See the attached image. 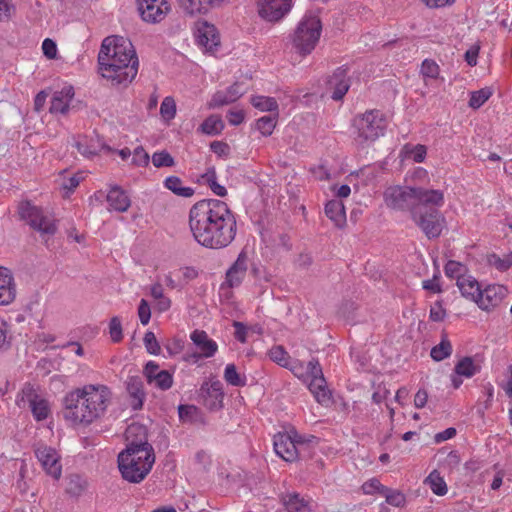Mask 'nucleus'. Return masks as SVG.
<instances>
[{
  "label": "nucleus",
  "instance_id": "nucleus-43",
  "mask_svg": "<svg viewBox=\"0 0 512 512\" xmlns=\"http://www.w3.org/2000/svg\"><path fill=\"white\" fill-rule=\"evenodd\" d=\"M277 123L276 116H263L259 118L256 122V128L260 131L263 136H270Z\"/></svg>",
  "mask_w": 512,
  "mask_h": 512
},
{
  "label": "nucleus",
  "instance_id": "nucleus-42",
  "mask_svg": "<svg viewBox=\"0 0 512 512\" xmlns=\"http://www.w3.org/2000/svg\"><path fill=\"white\" fill-rule=\"evenodd\" d=\"M403 152L407 158L412 159L416 163H422L427 154V148L424 145H405Z\"/></svg>",
  "mask_w": 512,
  "mask_h": 512
},
{
  "label": "nucleus",
  "instance_id": "nucleus-60",
  "mask_svg": "<svg viewBox=\"0 0 512 512\" xmlns=\"http://www.w3.org/2000/svg\"><path fill=\"white\" fill-rule=\"evenodd\" d=\"M445 315L446 311L440 302H436L430 309L429 317L432 321H442L445 318Z\"/></svg>",
  "mask_w": 512,
  "mask_h": 512
},
{
  "label": "nucleus",
  "instance_id": "nucleus-6",
  "mask_svg": "<svg viewBox=\"0 0 512 512\" xmlns=\"http://www.w3.org/2000/svg\"><path fill=\"white\" fill-rule=\"evenodd\" d=\"M322 33V23L315 11H308L298 22L292 36L293 47L302 55L310 54L317 46Z\"/></svg>",
  "mask_w": 512,
  "mask_h": 512
},
{
  "label": "nucleus",
  "instance_id": "nucleus-63",
  "mask_svg": "<svg viewBox=\"0 0 512 512\" xmlns=\"http://www.w3.org/2000/svg\"><path fill=\"white\" fill-rule=\"evenodd\" d=\"M233 326L235 328V337L242 343L246 342L247 328L241 322H234Z\"/></svg>",
  "mask_w": 512,
  "mask_h": 512
},
{
  "label": "nucleus",
  "instance_id": "nucleus-14",
  "mask_svg": "<svg viewBox=\"0 0 512 512\" xmlns=\"http://www.w3.org/2000/svg\"><path fill=\"white\" fill-rule=\"evenodd\" d=\"M199 397L203 405L211 411H217L223 407V385L219 380L205 381L199 389Z\"/></svg>",
  "mask_w": 512,
  "mask_h": 512
},
{
  "label": "nucleus",
  "instance_id": "nucleus-48",
  "mask_svg": "<svg viewBox=\"0 0 512 512\" xmlns=\"http://www.w3.org/2000/svg\"><path fill=\"white\" fill-rule=\"evenodd\" d=\"M179 418L183 422H193L198 415V408L194 405H180L178 407Z\"/></svg>",
  "mask_w": 512,
  "mask_h": 512
},
{
  "label": "nucleus",
  "instance_id": "nucleus-52",
  "mask_svg": "<svg viewBox=\"0 0 512 512\" xmlns=\"http://www.w3.org/2000/svg\"><path fill=\"white\" fill-rule=\"evenodd\" d=\"M385 489L386 486L382 485L377 478H371L362 485L363 493L366 495L378 492L383 496V490Z\"/></svg>",
  "mask_w": 512,
  "mask_h": 512
},
{
  "label": "nucleus",
  "instance_id": "nucleus-29",
  "mask_svg": "<svg viewBox=\"0 0 512 512\" xmlns=\"http://www.w3.org/2000/svg\"><path fill=\"white\" fill-rule=\"evenodd\" d=\"M224 0H180L181 7L189 14L206 13L211 7Z\"/></svg>",
  "mask_w": 512,
  "mask_h": 512
},
{
  "label": "nucleus",
  "instance_id": "nucleus-41",
  "mask_svg": "<svg viewBox=\"0 0 512 512\" xmlns=\"http://www.w3.org/2000/svg\"><path fill=\"white\" fill-rule=\"evenodd\" d=\"M493 94L490 87H485L477 91L471 92L469 107L473 109L480 108Z\"/></svg>",
  "mask_w": 512,
  "mask_h": 512
},
{
  "label": "nucleus",
  "instance_id": "nucleus-26",
  "mask_svg": "<svg viewBox=\"0 0 512 512\" xmlns=\"http://www.w3.org/2000/svg\"><path fill=\"white\" fill-rule=\"evenodd\" d=\"M16 295L15 285L11 272L0 267V305L10 304Z\"/></svg>",
  "mask_w": 512,
  "mask_h": 512
},
{
  "label": "nucleus",
  "instance_id": "nucleus-53",
  "mask_svg": "<svg viewBox=\"0 0 512 512\" xmlns=\"http://www.w3.org/2000/svg\"><path fill=\"white\" fill-rule=\"evenodd\" d=\"M421 73L424 77L435 79L439 74V66L432 60H424L421 66Z\"/></svg>",
  "mask_w": 512,
  "mask_h": 512
},
{
  "label": "nucleus",
  "instance_id": "nucleus-25",
  "mask_svg": "<svg viewBox=\"0 0 512 512\" xmlns=\"http://www.w3.org/2000/svg\"><path fill=\"white\" fill-rule=\"evenodd\" d=\"M125 384L131 407L134 410L141 409L146 398L142 379L139 376H129Z\"/></svg>",
  "mask_w": 512,
  "mask_h": 512
},
{
  "label": "nucleus",
  "instance_id": "nucleus-50",
  "mask_svg": "<svg viewBox=\"0 0 512 512\" xmlns=\"http://www.w3.org/2000/svg\"><path fill=\"white\" fill-rule=\"evenodd\" d=\"M109 334L111 337V340L115 343H118L123 338V332H122V325L120 318L117 316H114L111 318L109 323Z\"/></svg>",
  "mask_w": 512,
  "mask_h": 512
},
{
  "label": "nucleus",
  "instance_id": "nucleus-18",
  "mask_svg": "<svg viewBox=\"0 0 512 512\" xmlns=\"http://www.w3.org/2000/svg\"><path fill=\"white\" fill-rule=\"evenodd\" d=\"M507 293L508 291L503 285H488L483 290H480L475 302L480 309L490 311L502 303Z\"/></svg>",
  "mask_w": 512,
  "mask_h": 512
},
{
  "label": "nucleus",
  "instance_id": "nucleus-38",
  "mask_svg": "<svg viewBox=\"0 0 512 512\" xmlns=\"http://www.w3.org/2000/svg\"><path fill=\"white\" fill-rule=\"evenodd\" d=\"M454 370L457 375L470 378L477 373L478 367L472 358L465 357L455 365Z\"/></svg>",
  "mask_w": 512,
  "mask_h": 512
},
{
  "label": "nucleus",
  "instance_id": "nucleus-12",
  "mask_svg": "<svg viewBox=\"0 0 512 512\" xmlns=\"http://www.w3.org/2000/svg\"><path fill=\"white\" fill-rule=\"evenodd\" d=\"M306 376L308 388L314 395L316 401L322 405H327L331 399V393L326 385L322 368L318 361L311 360L306 367Z\"/></svg>",
  "mask_w": 512,
  "mask_h": 512
},
{
  "label": "nucleus",
  "instance_id": "nucleus-32",
  "mask_svg": "<svg viewBox=\"0 0 512 512\" xmlns=\"http://www.w3.org/2000/svg\"><path fill=\"white\" fill-rule=\"evenodd\" d=\"M164 187L177 196L189 198L194 195V189L183 186L182 180L177 176H169L164 181Z\"/></svg>",
  "mask_w": 512,
  "mask_h": 512
},
{
  "label": "nucleus",
  "instance_id": "nucleus-57",
  "mask_svg": "<svg viewBox=\"0 0 512 512\" xmlns=\"http://www.w3.org/2000/svg\"><path fill=\"white\" fill-rule=\"evenodd\" d=\"M42 51L48 59H54L57 55V45L52 39L46 38L42 43Z\"/></svg>",
  "mask_w": 512,
  "mask_h": 512
},
{
  "label": "nucleus",
  "instance_id": "nucleus-61",
  "mask_svg": "<svg viewBox=\"0 0 512 512\" xmlns=\"http://www.w3.org/2000/svg\"><path fill=\"white\" fill-rule=\"evenodd\" d=\"M479 46L472 45L465 53V60L470 66H475L477 64V58L479 54Z\"/></svg>",
  "mask_w": 512,
  "mask_h": 512
},
{
  "label": "nucleus",
  "instance_id": "nucleus-44",
  "mask_svg": "<svg viewBox=\"0 0 512 512\" xmlns=\"http://www.w3.org/2000/svg\"><path fill=\"white\" fill-rule=\"evenodd\" d=\"M488 263L499 271H506L512 266V254L500 257L497 254H491L487 258Z\"/></svg>",
  "mask_w": 512,
  "mask_h": 512
},
{
  "label": "nucleus",
  "instance_id": "nucleus-22",
  "mask_svg": "<svg viewBox=\"0 0 512 512\" xmlns=\"http://www.w3.org/2000/svg\"><path fill=\"white\" fill-rule=\"evenodd\" d=\"M248 268V258L245 252H241L233 265L226 272V284L231 287H238L244 280Z\"/></svg>",
  "mask_w": 512,
  "mask_h": 512
},
{
  "label": "nucleus",
  "instance_id": "nucleus-59",
  "mask_svg": "<svg viewBox=\"0 0 512 512\" xmlns=\"http://www.w3.org/2000/svg\"><path fill=\"white\" fill-rule=\"evenodd\" d=\"M423 289L430 291L432 293H441L442 288L439 283V276L434 275L432 279L424 280L422 283Z\"/></svg>",
  "mask_w": 512,
  "mask_h": 512
},
{
  "label": "nucleus",
  "instance_id": "nucleus-34",
  "mask_svg": "<svg viewBox=\"0 0 512 512\" xmlns=\"http://www.w3.org/2000/svg\"><path fill=\"white\" fill-rule=\"evenodd\" d=\"M199 129L207 135H218L224 129V122L220 116L211 115L204 120Z\"/></svg>",
  "mask_w": 512,
  "mask_h": 512
},
{
  "label": "nucleus",
  "instance_id": "nucleus-55",
  "mask_svg": "<svg viewBox=\"0 0 512 512\" xmlns=\"http://www.w3.org/2000/svg\"><path fill=\"white\" fill-rule=\"evenodd\" d=\"M14 13V7L10 0H0V22L9 21Z\"/></svg>",
  "mask_w": 512,
  "mask_h": 512
},
{
  "label": "nucleus",
  "instance_id": "nucleus-24",
  "mask_svg": "<svg viewBox=\"0 0 512 512\" xmlns=\"http://www.w3.org/2000/svg\"><path fill=\"white\" fill-rule=\"evenodd\" d=\"M327 85L331 91V98L341 100L350 87L346 70L338 68L329 78Z\"/></svg>",
  "mask_w": 512,
  "mask_h": 512
},
{
  "label": "nucleus",
  "instance_id": "nucleus-11",
  "mask_svg": "<svg viewBox=\"0 0 512 512\" xmlns=\"http://www.w3.org/2000/svg\"><path fill=\"white\" fill-rule=\"evenodd\" d=\"M16 404L20 408H29L37 421L45 420L51 412L48 400L30 386L23 388L17 395Z\"/></svg>",
  "mask_w": 512,
  "mask_h": 512
},
{
  "label": "nucleus",
  "instance_id": "nucleus-45",
  "mask_svg": "<svg viewBox=\"0 0 512 512\" xmlns=\"http://www.w3.org/2000/svg\"><path fill=\"white\" fill-rule=\"evenodd\" d=\"M152 163L156 168L173 167L175 160L167 151L162 150L152 155Z\"/></svg>",
  "mask_w": 512,
  "mask_h": 512
},
{
  "label": "nucleus",
  "instance_id": "nucleus-7",
  "mask_svg": "<svg viewBox=\"0 0 512 512\" xmlns=\"http://www.w3.org/2000/svg\"><path fill=\"white\" fill-rule=\"evenodd\" d=\"M445 203L442 191V202L439 205L418 204L411 209V219L429 239L438 238L446 225V219L440 212Z\"/></svg>",
  "mask_w": 512,
  "mask_h": 512
},
{
  "label": "nucleus",
  "instance_id": "nucleus-20",
  "mask_svg": "<svg viewBox=\"0 0 512 512\" xmlns=\"http://www.w3.org/2000/svg\"><path fill=\"white\" fill-rule=\"evenodd\" d=\"M246 92L243 84L235 83L228 89L217 91L208 103L209 108H217L233 103Z\"/></svg>",
  "mask_w": 512,
  "mask_h": 512
},
{
  "label": "nucleus",
  "instance_id": "nucleus-28",
  "mask_svg": "<svg viewBox=\"0 0 512 512\" xmlns=\"http://www.w3.org/2000/svg\"><path fill=\"white\" fill-rule=\"evenodd\" d=\"M88 483L78 474H71L66 478L65 493L71 498H79L87 490Z\"/></svg>",
  "mask_w": 512,
  "mask_h": 512
},
{
  "label": "nucleus",
  "instance_id": "nucleus-36",
  "mask_svg": "<svg viewBox=\"0 0 512 512\" xmlns=\"http://www.w3.org/2000/svg\"><path fill=\"white\" fill-rule=\"evenodd\" d=\"M383 496L389 505L396 508H403L407 503L406 495L398 489L386 487V489L383 490Z\"/></svg>",
  "mask_w": 512,
  "mask_h": 512
},
{
  "label": "nucleus",
  "instance_id": "nucleus-51",
  "mask_svg": "<svg viewBox=\"0 0 512 512\" xmlns=\"http://www.w3.org/2000/svg\"><path fill=\"white\" fill-rule=\"evenodd\" d=\"M269 356L272 361L283 367L288 365L289 355L281 346L272 347Z\"/></svg>",
  "mask_w": 512,
  "mask_h": 512
},
{
  "label": "nucleus",
  "instance_id": "nucleus-3",
  "mask_svg": "<svg viewBox=\"0 0 512 512\" xmlns=\"http://www.w3.org/2000/svg\"><path fill=\"white\" fill-rule=\"evenodd\" d=\"M139 61L132 43L121 36L106 37L98 53V71L112 86H128L138 73Z\"/></svg>",
  "mask_w": 512,
  "mask_h": 512
},
{
  "label": "nucleus",
  "instance_id": "nucleus-37",
  "mask_svg": "<svg viewBox=\"0 0 512 512\" xmlns=\"http://www.w3.org/2000/svg\"><path fill=\"white\" fill-rule=\"evenodd\" d=\"M251 104L262 112H275L278 110V103L272 97L267 96H253L251 98Z\"/></svg>",
  "mask_w": 512,
  "mask_h": 512
},
{
  "label": "nucleus",
  "instance_id": "nucleus-30",
  "mask_svg": "<svg viewBox=\"0 0 512 512\" xmlns=\"http://www.w3.org/2000/svg\"><path fill=\"white\" fill-rule=\"evenodd\" d=\"M325 214L338 227H342L346 222L345 207L340 200L329 201L325 206Z\"/></svg>",
  "mask_w": 512,
  "mask_h": 512
},
{
  "label": "nucleus",
  "instance_id": "nucleus-15",
  "mask_svg": "<svg viewBox=\"0 0 512 512\" xmlns=\"http://www.w3.org/2000/svg\"><path fill=\"white\" fill-rule=\"evenodd\" d=\"M197 44L207 52H213L220 45V37L216 27L207 21H197L194 28Z\"/></svg>",
  "mask_w": 512,
  "mask_h": 512
},
{
  "label": "nucleus",
  "instance_id": "nucleus-58",
  "mask_svg": "<svg viewBox=\"0 0 512 512\" xmlns=\"http://www.w3.org/2000/svg\"><path fill=\"white\" fill-rule=\"evenodd\" d=\"M211 150L220 157H227L230 153V147L222 141H213L210 144Z\"/></svg>",
  "mask_w": 512,
  "mask_h": 512
},
{
  "label": "nucleus",
  "instance_id": "nucleus-19",
  "mask_svg": "<svg viewBox=\"0 0 512 512\" xmlns=\"http://www.w3.org/2000/svg\"><path fill=\"white\" fill-rule=\"evenodd\" d=\"M259 15L267 21H278L291 8V0H257Z\"/></svg>",
  "mask_w": 512,
  "mask_h": 512
},
{
  "label": "nucleus",
  "instance_id": "nucleus-31",
  "mask_svg": "<svg viewBox=\"0 0 512 512\" xmlns=\"http://www.w3.org/2000/svg\"><path fill=\"white\" fill-rule=\"evenodd\" d=\"M457 286L464 297L474 302L476 301L481 290L477 280L470 275L459 277Z\"/></svg>",
  "mask_w": 512,
  "mask_h": 512
},
{
  "label": "nucleus",
  "instance_id": "nucleus-40",
  "mask_svg": "<svg viewBox=\"0 0 512 512\" xmlns=\"http://www.w3.org/2000/svg\"><path fill=\"white\" fill-rule=\"evenodd\" d=\"M451 353L452 345L446 337H443L441 342L431 349L430 355L435 361H442L449 357Z\"/></svg>",
  "mask_w": 512,
  "mask_h": 512
},
{
  "label": "nucleus",
  "instance_id": "nucleus-8",
  "mask_svg": "<svg viewBox=\"0 0 512 512\" xmlns=\"http://www.w3.org/2000/svg\"><path fill=\"white\" fill-rule=\"evenodd\" d=\"M356 134L354 141L359 146H366L384 134L386 122L378 110L367 111L354 120Z\"/></svg>",
  "mask_w": 512,
  "mask_h": 512
},
{
  "label": "nucleus",
  "instance_id": "nucleus-2",
  "mask_svg": "<svg viewBox=\"0 0 512 512\" xmlns=\"http://www.w3.org/2000/svg\"><path fill=\"white\" fill-rule=\"evenodd\" d=\"M113 401L104 384H86L68 392L63 399V417L73 426L87 427L101 420Z\"/></svg>",
  "mask_w": 512,
  "mask_h": 512
},
{
  "label": "nucleus",
  "instance_id": "nucleus-23",
  "mask_svg": "<svg viewBox=\"0 0 512 512\" xmlns=\"http://www.w3.org/2000/svg\"><path fill=\"white\" fill-rule=\"evenodd\" d=\"M190 339L201 351L200 355H192L195 360H197L199 357L210 358L214 356L218 350L217 343L209 338L207 333L203 330H194L190 335Z\"/></svg>",
  "mask_w": 512,
  "mask_h": 512
},
{
  "label": "nucleus",
  "instance_id": "nucleus-47",
  "mask_svg": "<svg viewBox=\"0 0 512 512\" xmlns=\"http://www.w3.org/2000/svg\"><path fill=\"white\" fill-rule=\"evenodd\" d=\"M160 114L162 118L169 121L175 117L176 104L172 97H165L160 106Z\"/></svg>",
  "mask_w": 512,
  "mask_h": 512
},
{
  "label": "nucleus",
  "instance_id": "nucleus-10",
  "mask_svg": "<svg viewBox=\"0 0 512 512\" xmlns=\"http://www.w3.org/2000/svg\"><path fill=\"white\" fill-rule=\"evenodd\" d=\"M18 213L21 219L25 220L42 235H53L56 232L55 221L51 217L44 215L39 207L32 205L30 202L20 203Z\"/></svg>",
  "mask_w": 512,
  "mask_h": 512
},
{
  "label": "nucleus",
  "instance_id": "nucleus-13",
  "mask_svg": "<svg viewBox=\"0 0 512 512\" xmlns=\"http://www.w3.org/2000/svg\"><path fill=\"white\" fill-rule=\"evenodd\" d=\"M137 3L141 19L151 24L160 23L171 11L167 0H137Z\"/></svg>",
  "mask_w": 512,
  "mask_h": 512
},
{
  "label": "nucleus",
  "instance_id": "nucleus-33",
  "mask_svg": "<svg viewBox=\"0 0 512 512\" xmlns=\"http://www.w3.org/2000/svg\"><path fill=\"white\" fill-rule=\"evenodd\" d=\"M425 484L429 486L432 492L438 496H443L447 493V485L444 478L437 470H433L425 479Z\"/></svg>",
  "mask_w": 512,
  "mask_h": 512
},
{
  "label": "nucleus",
  "instance_id": "nucleus-9",
  "mask_svg": "<svg viewBox=\"0 0 512 512\" xmlns=\"http://www.w3.org/2000/svg\"><path fill=\"white\" fill-rule=\"evenodd\" d=\"M308 440L300 435L294 428L279 432L274 436V450L276 454L287 462L296 461L299 457L300 448Z\"/></svg>",
  "mask_w": 512,
  "mask_h": 512
},
{
  "label": "nucleus",
  "instance_id": "nucleus-39",
  "mask_svg": "<svg viewBox=\"0 0 512 512\" xmlns=\"http://www.w3.org/2000/svg\"><path fill=\"white\" fill-rule=\"evenodd\" d=\"M225 381L236 387H242L246 384V377L237 372L234 364H227L224 370Z\"/></svg>",
  "mask_w": 512,
  "mask_h": 512
},
{
  "label": "nucleus",
  "instance_id": "nucleus-49",
  "mask_svg": "<svg viewBox=\"0 0 512 512\" xmlns=\"http://www.w3.org/2000/svg\"><path fill=\"white\" fill-rule=\"evenodd\" d=\"M143 342L148 353L152 355L160 354L161 348L153 332H146L144 335Z\"/></svg>",
  "mask_w": 512,
  "mask_h": 512
},
{
  "label": "nucleus",
  "instance_id": "nucleus-54",
  "mask_svg": "<svg viewBox=\"0 0 512 512\" xmlns=\"http://www.w3.org/2000/svg\"><path fill=\"white\" fill-rule=\"evenodd\" d=\"M150 157L143 147H137L133 152L132 162L137 166H147Z\"/></svg>",
  "mask_w": 512,
  "mask_h": 512
},
{
  "label": "nucleus",
  "instance_id": "nucleus-4",
  "mask_svg": "<svg viewBox=\"0 0 512 512\" xmlns=\"http://www.w3.org/2000/svg\"><path fill=\"white\" fill-rule=\"evenodd\" d=\"M125 435L129 444L126 450L119 454L118 466L125 480L139 483L148 475L154 464V451L147 442L146 429L142 425H129Z\"/></svg>",
  "mask_w": 512,
  "mask_h": 512
},
{
  "label": "nucleus",
  "instance_id": "nucleus-16",
  "mask_svg": "<svg viewBox=\"0 0 512 512\" xmlns=\"http://www.w3.org/2000/svg\"><path fill=\"white\" fill-rule=\"evenodd\" d=\"M143 375L150 386L166 391L173 385V374L167 370L160 369L154 361H148L143 369Z\"/></svg>",
  "mask_w": 512,
  "mask_h": 512
},
{
  "label": "nucleus",
  "instance_id": "nucleus-5",
  "mask_svg": "<svg viewBox=\"0 0 512 512\" xmlns=\"http://www.w3.org/2000/svg\"><path fill=\"white\" fill-rule=\"evenodd\" d=\"M383 198L389 209L411 213V209L418 204H441L442 190L394 185L385 189Z\"/></svg>",
  "mask_w": 512,
  "mask_h": 512
},
{
  "label": "nucleus",
  "instance_id": "nucleus-1",
  "mask_svg": "<svg viewBox=\"0 0 512 512\" xmlns=\"http://www.w3.org/2000/svg\"><path fill=\"white\" fill-rule=\"evenodd\" d=\"M189 228L194 240L201 246L222 249L235 239L237 224L225 202L208 199L198 201L190 208Z\"/></svg>",
  "mask_w": 512,
  "mask_h": 512
},
{
  "label": "nucleus",
  "instance_id": "nucleus-46",
  "mask_svg": "<svg viewBox=\"0 0 512 512\" xmlns=\"http://www.w3.org/2000/svg\"><path fill=\"white\" fill-rule=\"evenodd\" d=\"M466 268L460 262L450 260L445 265V275L449 278H456L458 281L459 277H465L464 274Z\"/></svg>",
  "mask_w": 512,
  "mask_h": 512
},
{
  "label": "nucleus",
  "instance_id": "nucleus-17",
  "mask_svg": "<svg viewBox=\"0 0 512 512\" xmlns=\"http://www.w3.org/2000/svg\"><path fill=\"white\" fill-rule=\"evenodd\" d=\"M35 455L45 472L58 480L62 474V465L57 451L46 445H40L35 450Z\"/></svg>",
  "mask_w": 512,
  "mask_h": 512
},
{
  "label": "nucleus",
  "instance_id": "nucleus-21",
  "mask_svg": "<svg viewBox=\"0 0 512 512\" xmlns=\"http://www.w3.org/2000/svg\"><path fill=\"white\" fill-rule=\"evenodd\" d=\"M74 94V88L71 85H65L60 90L55 91L51 98L50 112L66 114L69 111Z\"/></svg>",
  "mask_w": 512,
  "mask_h": 512
},
{
  "label": "nucleus",
  "instance_id": "nucleus-64",
  "mask_svg": "<svg viewBox=\"0 0 512 512\" xmlns=\"http://www.w3.org/2000/svg\"><path fill=\"white\" fill-rule=\"evenodd\" d=\"M79 183L80 177L78 175H74L62 183V188L66 190L67 193H70L79 185Z\"/></svg>",
  "mask_w": 512,
  "mask_h": 512
},
{
  "label": "nucleus",
  "instance_id": "nucleus-62",
  "mask_svg": "<svg viewBox=\"0 0 512 512\" xmlns=\"http://www.w3.org/2000/svg\"><path fill=\"white\" fill-rule=\"evenodd\" d=\"M227 119L231 125H239L244 120V113L242 110H231L227 114Z\"/></svg>",
  "mask_w": 512,
  "mask_h": 512
},
{
  "label": "nucleus",
  "instance_id": "nucleus-56",
  "mask_svg": "<svg viewBox=\"0 0 512 512\" xmlns=\"http://www.w3.org/2000/svg\"><path fill=\"white\" fill-rule=\"evenodd\" d=\"M138 316H139L141 324L147 325L149 323L150 318H151V310H150L149 303L145 299H142L140 301V304L138 307Z\"/></svg>",
  "mask_w": 512,
  "mask_h": 512
},
{
  "label": "nucleus",
  "instance_id": "nucleus-27",
  "mask_svg": "<svg viewBox=\"0 0 512 512\" xmlns=\"http://www.w3.org/2000/svg\"><path fill=\"white\" fill-rule=\"evenodd\" d=\"M107 202L111 210L126 212L131 206V200L127 193L119 186L110 188L107 194Z\"/></svg>",
  "mask_w": 512,
  "mask_h": 512
},
{
  "label": "nucleus",
  "instance_id": "nucleus-35",
  "mask_svg": "<svg viewBox=\"0 0 512 512\" xmlns=\"http://www.w3.org/2000/svg\"><path fill=\"white\" fill-rule=\"evenodd\" d=\"M284 504L288 512H309V502L300 498L298 494H288L284 498Z\"/></svg>",
  "mask_w": 512,
  "mask_h": 512
}]
</instances>
